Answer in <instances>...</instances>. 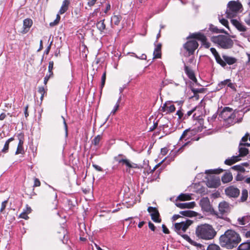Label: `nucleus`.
<instances>
[{
    "instance_id": "680f3d73",
    "label": "nucleus",
    "mask_w": 250,
    "mask_h": 250,
    "mask_svg": "<svg viewBox=\"0 0 250 250\" xmlns=\"http://www.w3.org/2000/svg\"><path fill=\"white\" fill-rule=\"evenodd\" d=\"M176 115L178 116L179 119H181L183 117V113L181 110H178L176 112Z\"/></svg>"
},
{
    "instance_id": "bb28decb",
    "label": "nucleus",
    "mask_w": 250,
    "mask_h": 250,
    "mask_svg": "<svg viewBox=\"0 0 250 250\" xmlns=\"http://www.w3.org/2000/svg\"><path fill=\"white\" fill-rule=\"evenodd\" d=\"M240 160L238 156H233L229 159H226L225 161V164L230 166L239 161Z\"/></svg>"
},
{
    "instance_id": "4468645a",
    "label": "nucleus",
    "mask_w": 250,
    "mask_h": 250,
    "mask_svg": "<svg viewBox=\"0 0 250 250\" xmlns=\"http://www.w3.org/2000/svg\"><path fill=\"white\" fill-rule=\"evenodd\" d=\"M18 139L19 140V144L18 145L17 151L16 152V154H23L24 152L23 144V136L20 134L18 135Z\"/></svg>"
},
{
    "instance_id": "c03bdc74",
    "label": "nucleus",
    "mask_w": 250,
    "mask_h": 250,
    "mask_svg": "<svg viewBox=\"0 0 250 250\" xmlns=\"http://www.w3.org/2000/svg\"><path fill=\"white\" fill-rule=\"evenodd\" d=\"M207 250H220V249L216 245H211L208 247Z\"/></svg>"
},
{
    "instance_id": "e433bc0d",
    "label": "nucleus",
    "mask_w": 250,
    "mask_h": 250,
    "mask_svg": "<svg viewBox=\"0 0 250 250\" xmlns=\"http://www.w3.org/2000/svg\"><path fill=\"white\" fill-rule=\"evenodd\" d=\"M97 27L98 29L101 31H103L105 28V25L104 23V20L101 21L97 23Z\"/></svg>"
},
{
    "instance_id": "4c0bfd02",
    "label": "nucleus",
    "mask_w": 250,
    "mask_h": 250,
    "mask_svg": "<svg viewBox=\"0 0 250 250\" xmlns=\"http://www.w3.org/2000/svg\"><path fill=\"white\" fill-rule=\"evenodd\" d=\"M228 84V86L230 87H232V83H230V80L227 79L224 81L221 82L219 84V85L221 87L225 85Z\"/></svg>"
},
{
    "instance_id": "20e7f679",
    "label": "nucleus",
    "mask_w": 250,
    "mask_h": 250,
    "mask_svg": "<svg viewBox=\"0 0 250 250\" xmlns=\"http://www.w3.org/2000/svg\"><path fill=\"white\" fill-rule=\"evenodd\" d=\"M211 40L215 43L218 44L224 49L231 48L233 45V41L229 37L225 35H218L211 37Z\"/></svg>"
},
{
    "instance_id": "0eeeda50",
    "label": "nucleus",
    "mask_w": 250,
    "mask_h": 250,
    "mask_svg": "<svg viewBox=\"0 0 250 250\" xmlns=\"http://www.w3.org/2000/svg\"><path fill=\"white\" fill-rule=\"evenodd\" d=\"M225 192L226 194L230 198H237L240 194L239 189L232 186L227 188Z\"/></svg>"
},
{
    "instance_id": "052dcab7",
    "label": "nucleus",
    "mask_w": 250,
    "mask_h": 250,
    "mask_svg": "<svg viewBox=\"0 0 250 250\" xmlns=\"http://www.w3.org/2000/svg\"><path fill=\"white\" fill-rule=\"evenodd\" d=\"M93 167L95 168V169L96 170H97V171H103V169L101 167H100V166L97 165H95V164H93Z\"/></svg>"
},
{
    "instance_id": "a18cd8bd",
    "label": "nucleus",
    "mask_w": 250,
    "mask_h": 250,
    "mask_svg": "<svg viewBox=\"0 0 250 250\" xmlns=\"http://www.w3.org/2000/svg\"><path fill=\"white\" fill-rule=\"evenodd\" d=\"M53 64H54L53 62H50L49 63L48 71L50 73V76L53 75V72L52 71V70L53 68Z\"/></svg>"
},
{
    "instance_id": "f03ea898",
    "label": "nucleus",
    "mask_w": 250,
    "mask_h": 250,
    "mask_svg": "<svg viewBox=\"0 0 250 250\" xmlns=\"http://www.w3.org/2000/svg\"><path fill=\"white\" fill-rule=\"evenodd\" d=\"M197 237L205 240L213 239L216 235V232L212 226L208 224H203L198 226L196 229Z\"/></svg>"
},
{
    "instance_id": "a19ab883",
    "label": "nucleus",
    "mask_w": 250,
    "mask_h": 250,
    "mask_svg": "<svg viewBox=\"0 0 250 250\" xmlns=\"http://www.w3.org/2000/svg\"><path fill=\"white\" fill-rule=\"evenodd\" d=\"M38 92L41 94V101H42L43 96H44V94L45 92L44 87H42V86L39 87V89H38Z\"/></svg>"
},
{
    "instance_id": "5fc2aeb1",
    "label": "nucleus",
    "mask_w": 250,
    "mask_h": 250,
    "mask_svg": "<svg viewBox=\"0 0 250 250\" xmlns=\"http://www.w3.org/2000/svg\"><path fill=\"white\" fill-rule=\"evenodd\" d=\"M162 229H163V231L164 233L166 234H168L169 233V231L168 229L167 228V227L165 226V225L163 224L162 225Z\"/></svg>"
},
{
    "instance_id": "412c9836",
    "label": "nucleus",
    "mask_w": 250,
    "mask_h": 250,
    "mask_svg": "<svg viewBox=\"0 0 250 250\" xmlns=\"http://www.w3.org/2000/svg\"><path fill=\"white\" fill-rule=\"evenodd\" d=\"M237 222L239 225H245L250 222V216L246 215L239 217L237 219Z\"/></svg>"
},
{
    "instance_id": "e2e57ef3",
    "label": "nucleus",
    "mask_w": 250,
    "mask_h": 250,
    "mask_svg": "<svg viewBox=\"0 0 250 250\" xmlns=\"http://www.w3.org/2000/svg\"><path fill=\"white\" fill-rule=\"evenodd\" d=\"M203 44L204 46L207 48H209L210 46V43L208 42L207 40H205V42H203Z\"/></svg>"
},
{
    "instance_id": "473e14b6",
    "label": "nucleus",
    "mask_w": 250,
    "mask_h": 250,
    "mask_svg": "<svg viewBox=\"0 0 250 250\" xmlns=\"http://www.w3.org/2000/svg\"><path fill=\"white\" fill-rule=\"evenodd\" d=\"M180 214L183 216L188 217H192L195 216V212L191 210L181 211L180 212Z\"/></svg>"
},
{
    "instance_id": "9d476101",
    "label": "nucleus",
    "mask_w": 250,
    "mask_h": 250,
    "mask_svg": "<svg viewBox=\"0 0 250 250\" xmlns=\"http://www.w3.org/2000/svg\"><path fill=\"white\" fill-rule=\"evenodd\" d=\"M221 61L223 62V64H219L222 67H225L227 64L232 65L237 62V59L231 56L226 55H222Z\"/></svg>"
},
{
    "instance_id": "c756f323",
    "label": "nucleus",
    "mask_w": 250,
    "mask_h": 250,
    "mask_svg": "<svg viewBox=\"0 0 250 250\" xmlns=\"http://www.w3.org/2000/svg\"><path fill=\"white\" fill-rule=\"evenodd\" d=\"M191 199L190 195L188 194L181 193L177 198V200L180 201H187Z\"/></svg>"
},
{
    "instance_id": "f3484780",
    "label": "nucleus",
    "mask_w": 250,
    "mask_h": 250,
    "mask_svg": "<svg viewBox=\"0 0 250 250\" xmlns=\"http://www.w3.org/2000/svg\"><path fill=\"white\" fill-rule=\"evenodd\" d=\"M185 71L188 78L194 83H197V79L195 76L194 72L188 66L185 65Z\"/></svg>"
},
{
    "instance_id": "bf43d9fd",
    "label": "nucleus",
    "mask_w": 250,
    "mask_h": 250,
    "mask_svg": "<svg viewBox=\"0 0 250 250\" xmlns=\"http://www.w3.org/2000/svg\"><path fill=\"white\" fill-rule=\"evenodd\" d=\"M148 227L150 228V229H151V230H155V227L154 226V224L152 223L151 222H149L148 223Z\"/></svg>"
},
{
    "instance_id": "6e6552de",
    "label": "nucleus",
    "mask_w": 250,
    "mask_h": 250,
    "mask_svg": "<svg viewBox=\"0 0 250 250\" xmlns=\"http://www.w3.org/2000/svg\"><path fill=\"white\" fill-rule=\"evenodd\" d=\"M198 46V43L195 40H191L187 42L184 44V48L189 54H193Z\"/></svg>"
},
{
    "instance_id": "f257e3e1",
    "label": "nucleus",
    "mask_w": 250,
    "mask_h": 250,
    "mask_svg": "<svg viewBox=\"0 0 250 250\" xmlns=\"http://www.w3.org/2000/svg\"><path fill=\"white\" fill-rule=\"evenodd\" d=\"M219 240L222 247L231 249L238 245L241 241V238L235 231L229 229L220 236Z\"/></svg>"
},
{
    "instance_id": "49530a36",
    "label": "nucleus",
    "mask_w": 250,
    "mask_h": 250,
    "mask_svg": "<svg viewBox=\"0 0 250 250\" xmlns=\"http://www.w3.org/2000/svg\"><path fill=\"white\" fill-rule=\"evenodd\" d=\"M121 100V97H120L119 98V99H118L117 103L115 106V108L111 112V113H112L113 114H115V112H116V111L117 110V109L119 106V103L120 102Z\"/></svg>"
},
{
    "instance_id": "ddd939ff",
    "label": "nucleus",
    "mask_w": 250,
    "mask_h": 250,
    "mask_svg": "<svg viewBox=\"0 0 250 250\" xmlns=\"http://www.w3.org/2000/svg\"><path fill=\"white\" fill-rule=\"evenodd\" d=\"M200 205L204 211H209L211 209V206L209 199L208 197H204L201 199Z\"/></svg>"
},
{
    "instance_id": "b1692460",
    "label": "nucleus",
    "mask_w": 250,
    "mask_h": 250,
    "mask_svg": "<svg viewBox=\"0 0 250 250\" xmlns=\"http://www.w3.org/2000/svg\"><path fill=\"white\" fill-rule=\"evenodd\" d=\"M210 50L211 52L212 53V54L213 55L216 62L218 64H224L223 62L221 61V57H220V55L219 54L218 52L216 51L215 48H211L210 49Z\"/></svg>"
},
{
    "instance_id": "1a4fd4ad",
    "label": "nucleus",
    "mask_w": 250,
    "mask_h": 250,
    "mask_svg": "<svg viewBox=\"0 0 250 250\" xmlns=\"http://www.w3.org/2000/svg\"><path fill=\"white\" fill-rule=\"evenodd\" d=\"M147 211L150 213V215L152 220L155 222L160 223L161 221V219L159 218V213L158 209L152 207H149L147 208Z\"/></svg>"
},
{
    "instance_id": "f8f14e48",
    "label": "nucleus",
    "mask_w": 250,
    "mask_h": 250,
    "mask_svg": "<svg viewBox=\"0 0 250 250\" xmlns=\"http://www.w3.org/2000/svg\"><path fill=\"white\" fill-rule=\"evenodd\" d=\"M160 110L163 112H166L167 114L173 112L175 110V107L170 102L168 101L165 103L163 106H161Z\"/></svg>"
},
{
    "instance_id": "13d9d810",
    "label": "nucleus",
    "mask_w": 250,
    "mask_h": 250,
    "mask_svg": "<svg viewBox=\"0 0 250 250\" xmlns=\"http://www.w3.org/2000/svg\"><path fill=\"white\" fill-rule=\"evenodd\" d=\"M250 137V134L248 133H247L245 135L242 137V142H246L248 139V137Z\"/></svg>"
},
{
    "instance_id": "dca6fc26",
    "label": "nucleus",
    "mask_w": 250,
    "mask_h": 250,
    "mask_svg": "<svg viewBox=\"0 0 250 250\" xmlns=\"http://www.w3.org/2000/svg\"><path fill=\"white\" fill-rule=\"evenodd\" d=\"M232 24L240 31L245 32L247 30V27L242 23L236 20L232 19L231 20Z\"/></svg>"
},
{
    "instance_id": "58836bf2",
    "label": "nucleus",
    "mask_w": 250,
    "mask_h": 250,
    "mask_svg": "<svg viewBox=\"0 0 250 250\" xmlns=\"http://www.w3.org/2000/svg\"><path fill=\"white\" fill-rule=\"evenodd\" d=\"M231 169L243 172L245 171V169L242 166L240 165L234 166L231 167Z\"/></svg>"
},
{
    "instance_id": "a211bd4d",
    "label": "nucleus",
    "mask_w": 250,
    "mask_h": 250,
    "mask_svg": "<svg viewBox=\"0 0 250 250\" xmlns=\"http://www.w3.org/2000/svg\"><path fill=\"white\" fill-rule=\"evenodd\" d=\"M176 206L180 208H192L195 206L194 202L185 203H176Z\"/></svg>"
},
{
    "instance_id": "aec40b11",
    "label": "nucleus",
    "mask_w": 250,
    "mask_h": 250,
    "mask_svg": "<svg viewBox=\"0 0 250 250\" xmlns=\"http://www.w3.org/2000/svg\"><path fill=\"white\" fill-rule=\"evenodd\" d=\"M32 21L30 19H26L23 21V28L24 29L22 32V33H27L30 27L32 25Z\"/></svg>"
},
{
    "instance_id": "c85d7f7f",
    "label": "nucleus",
    "mask_w": 250,
    "mask_h": 250,
    "mask_svg": "<svg viewBox=\"0 0 250 250\" xmlns=\"http://www.w3.org/2000/svg\"><path fill=\"white\" fill-rule=\"evenodd\" d=\"M101 139L102 136L100 135H97L92 141V145H94L96 147V148H97L100 146V143Z\"/></svg>"
},
{
    "instance_id": "864d4df0",
    "label": "nucleus",
    "mask_w": 250,
    "mask_h": 250,
    "mask_svg": "<svg viewBox=\"0 0 250 250\" xmlns=\"http://www.w3.org/2000/svg\"><path fill=\"white\" fill-rule=\"evenodd\" d=\"M7 203V201H6V200L3 201L2 203L1 206V208H0V212H2L3 210L5 209Z\"/></svg>"
},
{
    "instance_id": "37998d69",
    "label": "nucleus",
    "mask_w": 250,
    "mask_h": 250,
    "mask_svg": "<svg viewBox=\"0 0 250 250\" xmlns=\"http://www.w3.org/2000/svg\"><path fill=\"white\" fill-rule=\"evenodd\" d=\"M223 170L222 169H215V170H206V173H220L221 172H223Z\"/></svg>"
},
{
    "instance_id": "4be33fe9",
    "label": "nucleus",
    "mask_w": 250,
    "mask_h": 250,
    "mask_svg": "<svg viewBox=\"0 0 250 250\" xmlns=\"http://www.w3.org/2000/svg\"><path fill=\"white\" fill-rule=\"evenodd\" d=\"M220 185L219 178H212L208 181V186L210 188H217Z\"/></svg>"
},
{
    "instance_id": "de8ad7c7",
    "label": "nucleus",
    "mask_w": 250,
    "mask_h": 250,
    "mask_svg": "<svg viewBox=\"0 0 250 250\" xmlns=\"http://www.w3.org/2000/svg\"><path fill=\"white\" fill-rule=\"evenodd\" d=\"M106 79V73L105 72L104 73L102 77V81H101V87H103L104 84Z\"/></svg>"
},
{
    "instance_id": "69168bd1",
    "label": "nucleus",
    "mask_w": 250,
    "mask_h": 250,
    "mask_svg": "<svg viewBox=\"0 0 250 250\" xmlns=\"http://www.w3.org/2000/svg\"><path fill=\"white\" fill-rule=\"evenodd\" d=\"M28 105H27L25 107H24V115H25V117L26 118H27L29 114H28Z\"/></svg>"
},
{
    "instance_id": "5701e85b",
    "label": "nucleus",
    "mask_w": 250,
    "mask_h": 250,
    "mask_svg": "<svg viewBox=\"0 0 250 250\" xmlns=\"http://www.w3.org/2000/svg\"><path fill=\"white\" fill-rule=\"evenodd\" d=\"M188 38L196 39L201 41L202 42L207 40L205 36L201 33H193L190 35Z\"/></svg>"
},
{
    "instance_id": "774afa93",
    "label": "nucleus",
    "mask_w": 250,
    "mask_h": 250,
    "mask_svg": "<svg viewBox=\"0 0 250 250\" xmlns=\"http://www.w3.org/2000/svg\"><path fill=\"white\" fill-rule=\"evenodd\" d=\"M179 217H180V215L175 214L173 216L172 219V220L173 221H174L176 220L177 219H178Z\"/></svg>"
},
{
    "instance_id": "0e129e2a",
    "label": "nucleus",
    "mask_w": 250,
    "mask_h": 250,
    "mask_svg": "<svg viewBox=\"0 0 250 250\" xmlns=\"http://www.w3.org/2000/svg\"><path fill=\"white\" fill-rule=\"evenodd\" d=\"M96 0H89L87 4L89 6H92L95 4Z\"/></svg>"
},
{
    "instance_id": "2f4dec72",
    "label": "nucleus",
    "mask_w": 250,
    "mask_h": 250,
    "mask_svg": "<svg viewBox=\"0 0 250 250\" xmlns=\"http://www.w3.org/2000/svg\"><path fill=\"white\" fill-rule=\"evenodd\" d=\"M239 157H244L247 155L249 153V150L246 147H242V146H239Z\"/></svg>"
},
{
    "instance_id": "338daca9",
    "label": "nucleus",
    "mask_w": 250,
    "mask_h": 250,
    "mask_svg": "<svg viewBox=\"0 0 250 250\" xmlns=\"http://www.w3.org/2000/svg\"><path fill=\"white\" fill-rule=\"evenodd\" d=\"M52 76H50V74L49 75V76H46L44 79V83L45 84H46L48 81V80L49 79V78L51 77Z\"/></svg>"
},
{
    "instance_id": "7c9ffc66",
    "label": "nucleus",
    "mask_w": 250,
    "mask_h": 250,
    "mask_svg": "<svg viewBox=\"0 0 250 250\" xmlns=\"http://www.w3.org/2000/svg\"><path fill=\"white\" fill-rule=\"evenodd\" d=\"M121 19V16L118 15H114L111 17V22L112 23H114V24L118 25H119Z\"/></svg>"
},
{
    "instance_id": "7ed1b4c3",
    "label": "nucleus",
    "mask_w": 250,
    "mask_h": 250,
    "mask_svg": "<svg viewBox=\"0 0 250 250\" xmlns=\"http://www.w3.org/2000/svg\"><path fill=\"white\" fill-rule=\"evenodd\" d=\"M191 220L186 219L180 223H175L174 225V230L179 235H181L185 240L188 242L191 241L190 237L187 234H184L188 228L192 224Z\"/></svg>"
},
{
    "instance_id": "6ab92c4d",
    "label": "nucleus",
    "mask_w": 250,
    "mask_h": 250,
    "mask_svg": "<svg viewBox=\"0 0 250 250\" xmlns=\"http://www.w3.org/2000/svg\"><path fill=\"white\" fill-rule=\"evenodd\" d=\"M70 3V0H64L59 10V13L60 14H62L64 13L68 10Z\"/></svg>"
},
{
    "instance_id": "f704fd0d",
    "label": "nucleus",
    "mask_w": 250,
    "mask_h": 250,
    "mask_svg": "<svg viewBox=\"0 0 250 250\" xmlns=\"http://www.w3.org/2000/svg\"><path fill=\"white\" fill-rule=\"evenodd\" d=\"M237 250H249L248 240L241 244L238 247Z\"/></svg>"
},
{
    "instance_id": "09e8293b",
    "label": "nucleus",
    "mask_w": 250,
    "mask_h": 250,
    "mask_svg": "<svg viewBox=\"0 0 250 250\" xmlns=\"http://www.w3.org/2000/svg\"><path fill=\"white\" fill-rule=\"evenodd\" d=\"M62 118L63 119V122L64 125V128H65V136H66V137H67V135H68L67 125V124L65 122L64 118L63 116H62Z\"/></svg>"
},
{
    "instance_id": "603ef678",
    "label": "nucleus",
    "mask_w": 250,
    "mask_h": 250,
    "mask_svg": "<svg viewBox=\"0 0 250 250\" xmlns=\"http://www.w3.org/2000/svg\"><path fill=\"white\" fill-rule=\"evenodd\" d=\"M189 129H188L185 130L183 132L182 136H181V137L180 138V140H182V139H184L186 137V136L188 134V132L189 131Z\"/></svg>"
},
{
    "instance_id": "393cba45",
    "label": "nucleus",
    "mask_w": 250,
    "mask_h": 250,
    "mask_svg": "<svg viewBox=\"0 0 250 250\" xmlns=\"http://www.w3.org/2000/svg\"><path fill=\"white\" fill-rule=\"evenodd\" d=\"M161 47L162 44L161 43H159L156 46L154 52H153V55L154 57L153 58H160L161 57Z\"/></svg>"
},
{
    "instance_id": "72a5a7b5",
    "label": "nucleus",
    "mask_w": 250,
    "mask_h": 250,
    "mask_svg": "<svg viewBox=\"0 0 250 250\" xmlns=\"http://www.w3.org/2000/svg\"><path fill=\"white\" fill-rule=\"evenodd\" d=\"M248 197V192L246 189H244L242 191V195L241 196V201L243 202L247 200Z\"/></svg>"
},
{
    "instance_id": "79ce46f5",
    "label": "nucleus",
    "mask_w": 250,
    "mask_h": 250,
    "mask_svg": "<svg viewBox=\"0 0 250 250\" xmlns=\"http://www.w3.org/2000/svg\"><path fill=\"white\" fill-rule=\"evenodd\" d=\"M218 16H219L218 18H219V21L223 25H224L225 26H226L227 27H228V21L226 20V19H224V18L220 19L219 15H218Z\"/></svg>"
},
{
    "instance_id": "4d7b16f0",
    "label": "nucleus",
    "mask_w": 250,
    "mask_h": 250,
    "mask_svg": "<svg viewBox=\"0 0 250 250\" xmlns=\"http://www.w3.org/2000/svg\"><path fill=\"white\" fill-rule=\"evenodd\" d=\"M41 185L40 181L38 178H35L34 179V187H39Z\"/></svg>"
},
{
    "instance_id": "3c124183",
    "label": "nucleus",
    "mask_w": 250,
    "mask_h": 250,
    "mask_svg": "<svg viewBox=\"0 0 250 250\" xmlns=\"http://www.w3.org/2000/svg\"><path fill=\"white\" fill-rule=\"evenodd\" d=\"M244 21L249 25H250V13L245 18Z\"/></svg>"
},
{
    "instance_id": "423d86ee",
    "label": "nucleus",
    "mask_w": 250,
    "mask_h": 250,
    "mask_svg": "<svg viewBox=\"0 0 250 250\" xmlns=\"http://www.w3.org/2000/svg\"><path fill=\"white\" fill-rule=\"evenodd\" d=\"M115 160L119 164L125 165L127 167L126 171H128V169L131 168H138L137 164L131 163L130 160L126 159L125 156L123 154H119L118 156L114 158Z\"/></svg>"
},
{
    "instance_id": "ea45409f",
    "label": "nucleus",
    "mask_w": 250,
    "mask_h": 250,
    "mask_svg": "<svg viewBox=\"0 0 250 250\" xmlns=\"http://www.w3.org/2000/svg\"><path fill=\"white\" fill-rule=\"evenodd\" d=\"M205 90V89L203 88H191V91L192 92L194 93V95L195 96V95L198 93H203Z\"/></svg>"
},
{
    "instance_id": "c9c22d12",
    "label": "nucleus",
    "mask_w": 250,
    "mask_h": 250,
    "mask_svg": "<svg viewBox=\"0 0 250 250\" xmlns=\"http://www.w3.org/2000/svg\"><path fill=\"white\" fill-rule=\"evenodd\" d=\"M14 140L13 138H9L5 143L4 147L2 150V152L4 153H6L7 152L9 148V144L10 142Z\"/></svg>"
},
{
    "instance_id": "8fccbe9b",
    "label": "nucleus",
    "mask_w": 250,
    "mask_h": 250,
    "mask_svg": "<svg viewBox=\"0 0 250 250\" xmlns=\"http://www.w3.org/2000/svg\"><path fill=\"white\" fill-rule=\"evenodd\" d=\"M27 212H25V211H23L20 215V217L21 218L24 219H27L28 218V217L27 216Z\"/></svg>"
},
{
    "instance_id": "9b49d317",
    "label": "nucleus",
    "mask_w": 250,
    "mask_h": 250,
    "mask_svg": "<svg viewBox=\"0 0 250 250\" xmlns=\"http://www.w3.org/2000/svg\"><path fill=\"white\" fill-rule=\"evenodd\" d=\"M218 208L219 211L222 215L229 212L231 209V206L225 201L221 202Z\"/></svg>"
},
{
    "instance_id": "6e6d98bb",
    "label": "nucleus",
    "mask_w": 250,
    "mask_h": 250,
    "mask_svg": "<svg viewBox=\"0 0 250 250\" xmlns=\"http://www.w3.org/2000/svg\"><path fill=\"white\" fill-rule=\"evenodd\" d=\"M167 152L168 149L166 147H164L161 149V154L163 155V156L166 155L167 153Z\"/></svg>"
},
{
    "instance_id": "2eb2a0df",
    "label": "nucleus",
    "mask_w": 250,
    "mask_h": 250,
    "mask_svg": "<svg viewBox=\"0 0 250 250\" xmlns=\"http://www.w3.org/2000/svg\"><path fill=\"white\" fill-rule=\"evenodd\" d=\"M234 113L232 112V109L229 107H225L222 111L221 112L220 116L222 119L226 120L229 117L230 114H233Z\"/></svg>"
},
{
    "instance_id": "cd10ccee",
    "label": "nucleus",
    "mask_w": 250,
    "mask_h": 250,
    "mask_svg": "<svg viewBox=\"0 0 250 250\" xmlns=\"http://www.w3.org/2000/svg\"><path fill=\"white\" fill-rule=\"evenodd\" d=\"M235 117L236 115L235 113H233V114H230L229 115V117L225 120L226 124L228 125H233L235 123L234 120Z\"/></svg>"
},
{
    "instance_id": "a878e982",
    "label": "nucleus",
    "mask_w": 250,
    "mask_h": 250,
    "mask_svg": "<svg viewBox=\"0 0 250 250\" xmlns=\"http://www.w3.org/2000/svg\"><path fill=\"white\" fill-rule=\"evenodd\" d=\"M233 179L232 175L230 172H226L222 177V181L223 183H227L230 182Z\"/></svg>"
},
{
    "instance_id": "39448f33",
    "label": "nucleus",
    "mask_w": 250,
    "mask_h": 250,
    "mask_svg": "<svg viewBox=\"0 0 250 250\" xmlns=\"http://www.w3.org/2000/svg\"><path fill=\"white\" fill-rule=\"evenodd\" d=\"M228 5L229 9H227L226 12L227 17L229 18L234 17L241 8V4L235 1H231L229 2Z\"/></svg>"
}]
</instances>
